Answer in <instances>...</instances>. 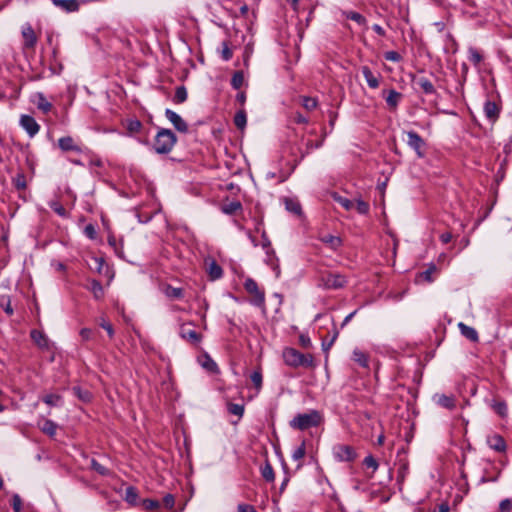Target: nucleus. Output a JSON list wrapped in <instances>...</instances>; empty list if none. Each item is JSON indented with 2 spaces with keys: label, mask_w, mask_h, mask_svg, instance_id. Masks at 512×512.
Returning <instances> with one entry per match:
<instances>
[{
  "label": "nucleus",
  "mask_w": 512,
  "mask_h": 512,
  "mask_svg": "<svg viewBox=\"0 0 512 512\" xmlns=\"http://www.w3.org/2000/svg\"><path fill=\"white\" fill-rule=\"evenodd\" d=\"M138 498V493L134 487H127L125 491V499L131 504H135Z\"/></svg>",
  "instance_id": "obj_41"
},
{
  "label": "nucleus",
  "mask_w": 512,
  "mask_h": 512,
  "mask_svg": "<svg viewBox=\"0 0 512 512\" xmlns=\"http://www.w3.org/2000/svg\"><path fill=\"white\" fill-rule=\"evenodd\" d=\"M241 207L242 206L239 201H231L228 204H225L223 206L222 210L224 213L231 215V214L236 213L238 210H240Z\"/></svg>",
  "instance_id": "obj_37"
},
{
  "label": "nucleus",
  "mask_w": 512,
  "mask_h": 512,
  "mask_svg": "<svg viewBox=\"0 0 512 512\" xmlns=\"http://www.w3.org/2000/svg\"><path fill=\"white\" fill-rule=\"evenodd\" d=\"M41 430L49 436H54L56 434L57 424L50 419H46L41 426Z\"/></svg>",
  "instance_id": "obj_29"
},
{
  "label": "nucleus",
  "mask_w": 512,
  "mask_h": 512,
  "mask_svg": "<svg viewBox=\"0 0 512 512\" xmlns=\"http://www.w3.org/2000/svg\"><path fill=\"white\" fill-rule=\"evenodd\" d=\"M384 58L387 61L400 62L402 60L401 55L396 51H387L384 53Z\"/></svg>",
  "instance_id": "obj_52"
},
{
  "label": "nucleus",
  "mask_w": 512,
  "mask_h": 512,
  "mask_svg": "<svg viewBox=\"0 0 512 512\" xmlns=\"http://www.w3.org/2000/svg\"><path fill=\"white\" fill-rule=\"evenodd\" d=\"M164 293L171 299H180L183 297V289L167 285L164 289Z\"/></svg>",
  "instance_id": "obj_28"
},
{
  "label": "nucleus",
  "mask_w": 512,
  "mask_h": 512,
  "mask_svg": "<svg viewBox=\"0 0 512 512\" xmlns=\"http://www.w3.org/2000/svg\"><path fill=\"white\" fill-rule=\"evenodd\" d=\"M90 465H91V468L94 471H96L97 473H99L100 475H108L109 474V470L106 467H104L103 465H101L95 459H91Z\"/></svg>",
  "instance_id": "obj_45"
},
{
  "label": "nucleus",
  "mask_w": 512,
  "mask_h": 512,
  "mask_svg": "<svg viewBox=\"0 0 512 512\" xmlns=\"http://www.w3.org/2000/svg\"><path fill=\"white\" fill-rule=\"evenodd\" d=\"M58 146L62 151H75V152H81V147L74 141V139L71 136H65L61 137L58 140Z\"/></svg>",
  "instance_id": "obj_12"
},
{
  "label": "nucleus",
  "mask_w": 512,
  "mask_h": 512,
  "mask_svg": "<svg viewBox=\"0 0 512 512\" xmlns=\"http://www.w3.org/2000/svg\"><path fill=\"white\" fill-rule=\"evenodd\" d=\"M238 512H257L254 506L249 504H239Z\"/></svg>",
  "instance_id": "obj_63"
},
{
  "label": "nucleus",
  "mask_w": 512,
  "mask_h": 512,
  "mask_svg": "<svg viewBox=\"0 0 512 512\" xmlns=\"http://www.w3.org/2000/svg\"><path fill=\"white\" fill-rule=\"evenodd\" d=\"M50 208L55 212L57 213L58 215L60 216H65L66 215V210L65 208L57 201H53L50 203Z\"/></svg>",
  "instance_id": "obj_55"
},
{
  "label": "nucleus",
  "mask_w": 512,
  "mask_h": 512,
  "mask_svg": "<svg viewBox=\"0 0 512 512\" xmlns=\"http://www.w3.org/2000/svg\"><path fill=\"white\" fill-rule=\"evenodd\" d=\"M84 232L86 236L89 237L90 239H94L96 237V230L92 224H88L85 227Z\"/></svg>",
  "instance_id": "obj_62"
},
{
  "label": "nucleus",
  "mask_w": 512,
  "mask_h": 512,
  "mask_svg": "<svg viewBox=\"0 0 512 512\" xmlns=\"http://www.w3.org/2000/svg\"><path fill=\"white\" fill-rule=\"evenodd\" d=\"M363 464L367 467V468H371L372 469V472L374 473L378 467H379V464L377 462V460L372 456V455H368L364 458L363 460Z\"/></svg>",
  "instance_id": "obj_44"
},
{
  "label": "nucleus",
  "mask_w": 512,
  "mask_h": 512,
  "mask_svg": "<svg viewBox=\"0 0 512 512\" xmlns=\"http://www.w3.org/2000/svg\"><path fill=\"white\" fill-rule=\"evenodd\" d=\"M354 208L357 210L360 214H367L369 212V204L361 199H358L356 203H354Z\"/></svg>",
  "instance_id": "obj_43"
},
{
  "label": "nucleus",
  "mask_w": 512,
  "mask_h": 512,
  "mask_svg": "<svg viewBox=\"0 0 512 512\" xmlns=\"http://www.w3.org/2000/svg\"><path fill=\"white\" fill-rule=\"evenodd\" d=\"M282 357L285 364L292 368H312L315 366L314 358L311 354H303L295 348L286 347L283 350Z\"/></svg>",
  "instance_id": "obj_1"
},
{
  "label": "nucleus",
  "mask_w": 512,
  "mask_h": 512,
  "mask_svg": "<svg viewBox=\"0 0 512 512\" xmlns=\"http://www.w3.org/2000/svg\"><path fill=\"white\" fill-rule=\"evenodd\" d=\"M244 288L251 295V303L257 307L264 306L265 293L262 291L258 284L252 279L247 278L244 282Z\"/></svg>",
  "instance_id": "obj_4"
},
{
  "label": "nucleus",
  "mask_w": 512,
  "mask_h": 512,
  "mask_svg": "<svg viewBox=\"0 0 512 512\" xmlns=\"http://www.w3.org/2000/svg\"><path fill=\"white\" fill-rule=\"evenodd\" d=\"M227 410L230 414L236 415L240 419L244 414V405L227 402Z\"/></svg>",
  "instance_id": "obj_30"
},
{
  "label": "nucleus",
  "mask_w": 512,
  "mask_h": 512,
  "mask_svg": "<svg viewBox=\"0 0 512 512\" xmlns=\"http://www.w3.org/2000/svg\"><path fill=\"white\" fill-rule=\"evenodd\" d=\"M207 272L212 280L219 279L223 274L222 268L215 261L208 264Z\"/></svg>",
  "instance_id": "obj_24"
},
{
  "label": "nucleus",
  "mask_w": 512,
  "mask_h": 512,
  "mask_svg": "<svg viewBox=\"0 0 512 512\" xmlns=\"http://www.w3.org/2000/svg\"><path fill=\"white\" fill-rule=\"evenodd\" d=\"M285 207H286V209H287L289 212H291V213H293V214H295V215H298V216H299V215H301V213H302L301 205H300V203H299L297 200H295V199H292V198H286V199H285Z\"/></svg>",
  "instance_id": "obj_26"
},
{
  "label": "nucleus",
  "mask_w": 512,
  "mask_h": 512,
  "mask_svg": "<svg viewBox=\"0 0 512 512\" xmlns=\"http://www.w3.org/2000/svg\"><path fill=\"white\" fill-rule=\"evenodd\" d=\"M493 409L494 411L501 417H506L507 416V405L505 402L501 401V402H496L494 405H493Z\"/></svg>",
  "instance_id": "obj_46"
},
{
  "label": "nucleus",
  "mask_w": 512,
  "mask_h": 512,
  "mask_svg": "<svg viewBox=\"0 0 512 512\" xmlns=\"http://www.w3.org/2000/svg\"><path fill=\"white\" fill-rule=\"evenodd\" d=\"M247 118L243 110L238 111L234 116V124L239 129H244L246 126Z\"/></svg>",
  "instance_id": "obj_33"
},
{
  "label": "nucleus",
  "mask_w": 512,
  "mask_h": 512,
  "mask_svg": "<svg viewBox=\"0 0 512 512\" xmlns=\"http://www.w3.org/2000/svg\"><path fill=\"white\" fill-rule=\"evenodd\" d=\"M415 83L425 94H433V93H435L434 85L426 77H419V78H417L415 80Z\"/></svg>",
  "instance_id": "obj_22"
},
{
  "label": "nucleus",
  "mask_w": 512,
  "mask_h": 512,
  "mask_svg": "<svg viewBox=\"0 0 512 512\" xmlns=\"http://www.w3.org/2000/svg\"><path fill=\"white\" fill-rule=\"evenodd\" d=\"M512 510V500L511 499H504L499 504V511L500 512H511Z\"/></svg>",
  "instance_id": "obj_57"
},
{
  "label": "nucleus",
  "mask_w": 512,
  "mask_h": 512,
  "mask_svg": "<svg viewBox=\"0 0 512 512\" xmlns=\"http://www.w3.org/2000/svg\"><path fill=\"white\" fill-rule=\"evenodd\" d=\"M73 391L81 400L85 402L91 399V395L88 391L82 392V390L79 387H74Z\"/></svg>",
  "instance_id": "obj_60"
},
{
  "label": "nucleus",
  "mask_w": 512,
  "mask_h": 512,
  "mask_svg": "<svg viewBox=\"0 0 512 512\" xmlns=\"http://www.w3.org/2000/svg\"><path fill=\"white\" fill-rule=\"evenodd\" d=\"M162 504L167 508V509H172L174 507V504H175V498L172 494H167L163 497L162 499Z\"/></svg>",
  "instance_id": "obj_59"
},
{
  "label": "nucleus",
  "mask_w": 512,
  "mask_h": 512,
  "mask_svg": "<svg viewBox=\"0 0 512 512\" xmlns=\"http://www.w3.org/2000/svg\"><path fill=\"white\" fill-rule=\"evenodd\" d=\"M80 336L82 337L83 340L88 341L91 339L92 330L89 328H83L80 331Z\"/></svg>",
  "instance_id": "obj_64"
},
{
  "label": "nucleus",
  "mask_w": 512,
  "mask_h": 512,
  "mask_svg": "<svg viewBox=\"0 0 512 512\" xmlns=\"http://www.w3.org/2000/svg\"><path fill=\"white\" fill-rule=\"evenodd\" d=\"M302 104L305 107V109L311 111L316 108L317 101H316V99L311 98V97H303Z\"/></svg>",
  "instance_id": "obj_54"
},
{
  "label": "nucleus",
  "mask_w": 512,
  "mask_h": 512,
  "mask_svg": "<svg viewBox=\"0 0 512 512\" xmlns=\"http://www.w3.org/2000/svg\"><path fill=\"white\" fill-rule=\"evenodd\" d=\"M180 336L192 345H197L201 342L202 336L198 333L191 323L183 324L180 328Z\"/></svg>",
  "instance_id": "obj_8"
},
{
  "label": "nucleus",
  "mask_w": 512,
  "mask_h": 512,
  "mask_svg": "<svg viewBox=\"0 0 512 512\" xmlns=\"http://www.w3.org/2000/svg\"><path fill=\"white\" fill-rule=\"evenodd\" d=\"M20 126L31 138L34 137L40 130V125L36 122V120L32 116L26 114L21 115Z\"/></svg>",
  "instance_id": "obj_9"
},
{
  "label": "nucleus",
  "mask_w": 512,
  "mask_h": 512,
  "mask_svg": "<svg viewBox=\"0 0 512 512\" xmlns=\"http://www.w3.org/2000/svg\"><path fill=\"white\" fill-rule=\"evenodd\" d=\"M361 72L370 88L376 89L379 87V75H374L368 66H362Z\"/></svg>",
  "instance_id": "obj_17"
},
{
  "label": "nucleus",
  "mask_w": 512,
  "mask_h": 512,
  "mask_svg": "<svg viewBox=\"0 0 512 512\" xmlns=\"http://www.w3.org/2000/svg\"><path fill=\"white\" fill-rule=\"evenodd\" d=\"M176 142L177 137L170 129L161 128L155 136L153 148L157 154H168Z\"/></svg>",
  "instance_id": "obj_3"
},
{
  "label": "nucleus",
  "mask_w": 512,
  "mask_h": 512,
  "mask_svg": "<svg viewBox=\"0 0 512 512\" xmlns=\"http://www.w3.org/2000/svg\"><path fill=\"white\" fill-rule=\"evenodd\" d=\"M244 82V76L243 73L240 71H237L233 74L231 79V85L234 89H240Z\"/></svg>",
  "instance_id": "obj_39"
},
{
  "label": "nucleus",
  "mask_w": 512,
  "mask_h": 512,
  "mask_svg": "<svg viewBox=\"0 0 512 512\" xmlns=\"http://www.w3.org/2000/svg\"><path fill=\"white\" fill-rule=\"evenodd\" d=\"M344 15H345V17L347 19L355 21L359 25H365L366 24L365 17L363 15H361L360 13H358V12L348 11V12H344Z\"/></svg>",
  "instance_id": "obj_34"
},
{
  "label": "nucleus",
  "mask_w": 512,
  "mask_h": 512,
  "mask_svg": "<svg viewBox=\"0 0 512 512\" xmlns=\"http://www.w3.org/2000/svg\"><path fill=\"white\" fill-rule=\"evenodd\" d=\"M15 187L18 190H23L26 188V179L24 174H17V176L13 180Z\"/></svg>",
  "instance_id": "obj_51"
},
{
  "label": "nucleus",
  "mask_w": 512,
  "mask_h": 512,
  "mask_svg": "<svg viewBox=\"0 0 512 512\" xmlns=\"http://www.w3.org/2000/svg\"><path fill=\"white\" fill-rule=\"evenodd\" d=\"M407 144L415 150L418 157H424L425 152L423 148L425 146V142L418 133L415 131L407 132Z\"/></svg>",
  "instance_id": "obj_7"
},
{
  "label": "nucleus",
  "mask_w": 512,
  "mask_h": 512,
  "mask_svg": "<svg viewBox=\"0 0 512 512\" xmlns=\"http://www.w3.org/2000/svg\"><path fill=\"white\" fill-rule=\"evenodd\" d=\"M322 285L327 289H340L343 288L347 280L344 275L336 273H328L321 278Z\"/></svg>",
  "instance_id": "obj_6"
},
{
  "label": "nucleus",
  "mask_w": 512,
  "mask_h": 512,
  "mask_svg": "<svg viewBox=\"0 0 512 512\" xmlns=\"http://www.w3.org/2000/svg\"><path fill=\"white\" fill-rule=\"evenodd\" d=\"M261 475L268 482H272L274 480V470L268 462L261 468Z\"/></svg>",
  "instance_id": "obj_32"
},
{
  "label": "nucleus",
  "mask_w": 512,
  "mask_h": 512,
  "mask_svg": "<svg viewBox=\"0 0 512 512\" xmlns=\"http://www.w3.org/2000/svg\"><path fill=\"white\" fill-rule=\"evenodd\" d=\"M202 366L210 372H216L218 370L217 364L208 355H206L205 361L202 363Z\"/></svg>",
  "instance_id": "obj_49"
},
{
  "label": "nucleus",
  "mask_w": 512,
  "mask_h": 512,
  "mask_svg": "<svg viewBox=\"0 0 512 512\" xmlns=\"http://www.w3.org/2000/svg\"><path fill=\"white\" fill-rule=\"evenodd\" d=\"M165 116L172 123V125L175 127L177 131L182 133L188 132L187 123L176 112H174L171 109H166Z\"/></svg>",
  "instance_id": "obj_10"
},
{
  "label": "nucleus",
  "mask_w": 512,
  "mask_h": 512,
  "mask_svg": "<svg viewBox=\"0 0 512 512\" xmlns=\"http://www.w3.org/2000/svg\"><path fill=\"white\" fill-rule=\"evenodd\" d=\"M0 305H1V307L4 309V311L8 315H12L13 314V309H12V306H11V301H10V299L8 297L7 298L2 297Z\"/></svg>",
  "instance_id": "obj_56"
},
{
  "label": "nucleus",
  "mask_w": 512,
  "mask_h": 512,
  "mask_svg": "<svg viewBox=\"0 0 512 512\" xmlns=\"http://www.w3.org/2000/svg\"><path fill=\"white\" fill-rule=\"evenodd\" d=\"M100 326L105 329L109 335L110 338H113L114 336V329H113V326L107 322L105 319H101V321L99 322Z\"/></svg>",
  "instance_id": "obj_61"
},
{
  "label": "nucleus",
  "mask_w": 512,
  "mask_h": 512,
  "mask_svg": "<svg viewBox=\"0 0 512 512\" xmlns=\"http://www.w3.org/2000/svg\"><path fill=\"white\" fill-rule=\"evenodd\" d=\"M94 261H95V263H96V268H95V269H96L97 273H99V274H103V273H104V274H108V272H109V268H108V266L105 264V261H104V259H103V258H101V257H95V258H94Z\"/></svg>",
  "instance_id": "obj_42"
},
{
  "label": "nucleus",
  "mask_w": 512,
  "mask_h": 512,
  "mask_svg": "<svg viewBox=\"0 0 512 512\" xmlns=\"http://www.w3.org/2000/svg\"><path fill=\"white\" fill-rule=\"evenodd\" d=\"M30 336L38 347L48 348V345H49L48 338L42 331L34 329L31 331Z\"/></svg>",
  "instance_id": "obj_21"
},
{
  "label": "nucleus",
  "mask_w": 512,
  "mask_h": 512,
  "mask_svg": "<svg viewBox=\"0 0 512 512\" xmlns=\"http://www.w3.org/2000/svg\"><path fill=\"white\" fill-rule=\"evenodd\" d=\"M319 239L334 251L342 245V240L338 236L327 234L321 236Z\"/></svg>",
  "instance_id": "obj_20"
},
{
  "label": "nucleus",
  "mask_w": 512,
  "mask_h": 512,
  "mask_svg": "<svg viewBox=\"0 0 512 512\" xmlns=\"http://www.w3.org/2000/svg\"><path fill=\"white\" fill-rule=\"evenodd\" d=\"M458 328H459L461 334L464 337H466L467 339H469L470 341H472V342L478 341V339H479L478 333L473 327H470V326L460 322L458 324Z\"/></svg>",
  "instance_id": "obj_19"
},
{
  "label": "nucleus",
  "mask_w": 512,
  "mask_h": 512,
  "mask_svg": "<svg viewBox=\"0 0 512 512\" xmlns=\"http://www.w3.org/2000/svg\"><path fill=\"white\" fill-rule=\"evenodd\" d=\"M43 402L49 406H59L62 401V397L58 394H48L42 398Z\"/></svg>",
  "instance_id": "obj_36"
},
{
  "label": "nucleus",
  "mask_w": 512,
  "mask_h": 512,
  "mask_svg": "<svg viewBox=\"0 0 512 512\" xmlns=\"http://www.w3.org/2000/svg\"><path fill=\"white\" fill-rule=\"evenodd\" d=\"M352 359L354 362H356L359 366L363 368L369 367V356L364 351L360 350L359 348H355L352 353Z\"/></svg>",
  "instance_id": "obj_18"
},
{
  "label": "nucleus",
  "mask_w": 512,
  "mask_h": 512,
  "mask_svg": "<svg viewBox=\"0 0 512 512\" xmlns=\"http://www.w3.org/2000/svg\"><path fill=\"white\" fill-rule=\"evenodd\" d=\"M36 97L37 108L44 113H48L52 108V104L45 98L43 93H37Z\"/></svg>",
  "instance_id": "obj_25"
},
{
  "label": "nucleus",
  "mask_w": 512,
  "mask_h": 512,
  "mask_svg": "<svg viewBox=\"0 0 512 512\" xmlns=\"http://www.w3.org/2000/svg\"><path fill=\"white\" fill-rule=\"evenodd\" d=\"M143 507L147 511L159 512V509L161 507V503L158 500L145 499L143 501Z\"/></svg>",
  "instance_id": "obj_35"
},
{
  "label": "nucleus",
  "mask_w": 512,
  "mask_h": 512,
  "mask_svg": "<svg viewBox=\"0 0 512 512\" xmlns=\"http://www.w3.org/2000/svg\"><path fill=\"white\" fill-rule=\"evenodd\" d=\"M401 98V94L395 90H390L388 96L386 97V102L391 107H396L399 100Z\"/></svg>",
  "instance_id": "obj_38"
},
{
  "label": "nucleus",
  "mask_w": 512,
  "mask_h": 512,
  "mask_svg": "<svg viewBox=\"0 0 512 512\" xmlns=\"http://www.w3.org/2000/svg\"><path fill=\"white\" fill-rule=\"evenodd\" d=\"M469 60L474 64L478 65L482 61V55L475 49H469Z\"/></svg>",
  "instance_id": "obj_50"
},
{
  "label": "nucleus",
  "mask_w": 512,
  "mask_h": 512,
  "mask_svg": "<svg viewBox=\"0 0 512 512\" xmlns=\"http://www.w3.org/2000/svg\"><path fill=\"white\" fill-rule=\"evenodd\" d=\"M487 445L496 452L502 453L506 451V442L499 434H493L487 437Z\"/></svg>",
  "instance_id": "obj_11"
},
{
  "label": "nucleus",
  "mask_w": 512,
  "mask_h": 512,
  "mask_svg": "<svg viewBox=\"0 0 512 512\" xmlns=\"http://www.w3.org/2000/svg\"><path fill=\"white\" fill-rule=\"evenodd\" d=\"M305 454H306V445H305V442L303 441V442L301 443V445H300L299 447H297V448L293 451V453H292V459H293L294 461H299V460H301V459H303V458H304Z\"/></svg>",
  "instance_id": "obj_40"
},
{
  "label": "nucleus",
  "mask_w": 512,
  "mask_h": 512,
  "mask_svg": "<svg viewBox=\"0 0 512 512\" xmlns=\"http://www.w3.org/2000/svg\"><path fill=\"white\" fill-rule=\"evenodd\" d=\"M323 421L322 414L317 410H310L308 413L297 414L290 422L291 428L304 431L319 426Z\"/></svg>",
  "instance_id": "obj_2"
},
{
  "label": "nucleus",
  "mask_w": 512,
  "mask_h": 512,
  "mask_svg": "<svg viewBox=\"0 0 512 512\" xmlns=\"http://www.w3.org/2000/svg\"><path fill=\"white\" fill-rule=\"evenodd\" d=\"M22 36L24 38V47L33 49L37 43V37L33 28L30 25H26L22 29Z\"/></svg>",
  "instance_id": "obj_13"
},
{
  "label": "nucleus",
  "mask_w": 512,
  "mask_h": 512,
  "mask_svg": "<svg viewBox=\"0 0 512 512\" xmlns=\"http://www.w3.org/2000/svg\"><path fill=\"white\" fill-rule=\"evenodd\" d=\"M434 400L439 406L449 410H453L456 406L455 398L452 395L436 394Z\"/></svg>",
  "instance_id": "obj_16"
},
{
  "label": "nucleus",
  "mask_w": 512,
  "mask_h": 512,
  "mask_svg": "<svg viewBox=\"0 0 512 512\" xmlns=\"http://www.w3.org/2000/svg\"><path fill=\"white\" fill-rule=\"evenodd\" d=\"M251 381L253 382L256 389L259 391L262 387V373L260 370L254 371L251 376Z\"/></svg>",
  "instance_id": "obj_47"
},
{
  "label": "nucleus",
  "mask_w": 512,
  "mask_h": 512,
  "mask_svg": "<svg viewBox=\"0 0 512 512\" xmlns=\"http://www.w3.org/2000/svg\"><path fill=\"white\" fill-rule=\"evenodd\" d=\"M221 56L225 61H229L233 56V52L230 49L228 42L226 41L222 42Z\"/></svg>",
  "instance_id": "obj_48"
},
{
  "label": "nucleus",
  "mask_w": 512,
  "mask_h": 512,
  "mask_svg": "<svg viewBox=\"0 0 512 512\" xmlns=\"http://www.w3.org/2000/svg\"><path fill=\"white\" fill-rule=\"evenodd\" d=\"M142 124L139 120H132L128 123L127 129L130 133H137L140 131Z\"/></svg>",
  "instance_id": "obj_58"
},
{
  "label": "nucleus",
  "mask_w": 512,
  "mask_h": 512,
  "mask_svg": "<svg viewBox=\"0 0 512 512\" xmlns=\"http://www.w3.org/2000/svg\"><path fill=\"white\" fill-rule=\"evenodd\" d=\"M12 508L15 512H20L22 509V499L18 494H14L11 501Z\"/></svg>",
  "instance_id": "obj_53"
},
{
  "label": "nucleus",
  "mask_w": 512,
  "mask_h": 512,
  "mask_svg": "<svg viewBox=\"0 0 512 512\" xmlns=\"http://www.w3.org/2000/svg\"><path fill=\"white\" fill-rule=\"evenodd\" d=\"M483 110H484L485 116L491 122H495L497 120V118L499 117V111H500L499 107L493 101L487 100L484 103Z\"/></svg>",
  "instance_id": "obj_14"
},
{
  "label": "nucleus",
  "mask_w": 512,
  "mask_h": 512,
  "mask_svg": "<svg viewBox=\"0 0 512 512\" xmlns=\"http://www.w3.org/2000/svg\"><path fill=\"white\" fill-rule=\"evenodd\" d=\"M52 3L65 12H75L79 9L78 0H51Z\"/></svg>",
  "instance_id": "obj_15"
},
{
  "label": "nucleus",
  "mask_w": 512,
  "mask_h": 512,
  "mask_svg": "<svg viewBox=\"0 0 512 512\" xmlns=\"http://www.w3.org/2000/svg\"><path fill=\"white\" fill-rule=\"evenodd\" d=\"M187 90L184 86H178L176 88L173 101L177 104H181L187 100Z\"/></svg>",
  "instance_id": "obj_31"
},
{
  "label": "nucleus",
  "mask_w": 512,
  "mask_h": 512,
  "mask_svg": "<svg viewBox=\"0 0 512 512\" xmlns=\"http://www.w3.org/2000/svg\"><path fill=\"white\" fill-rule=\"evenodd\" d=\"M332 198L335 202L341 205L345 210L350 211L354 208V202L346 197H343L337 193L332 194Z\"/></svg>",
  "instance_id": "obj_27"
},
{
  "label": "nucleus",
  "mask_w": 512,
  "mask_h": 512,
  "mask_svg": "<svg viewBox=\"0 0 512 512\" xmlns=\"http://www.w3.org/2000/svg\"><path fill=\"white\" fill-rule=\"evenodd\" d=\"M87 289L90 290L95 299L99 300L104 296V289L101 283L95 279L89 281Z\"/></svg>",
  "instance_id": "obj_23"
},
{
  "label": "nucleus",
  "mask_w": 512,
  "mask_h": 512,
  "mask_svg": "<svg viewBox=\"0 0 512 512\" xmlns=\"http://www.w3.org/2000/svg\"><path fill=\"white\" fill-rule=\"evenodd\" d=\"M332 453L334 458L339 462H352L357 457V453L354 448L344 444L335 445Z\"/></svg>",
  "instance_id": "obj_5"
}]
</instances>
